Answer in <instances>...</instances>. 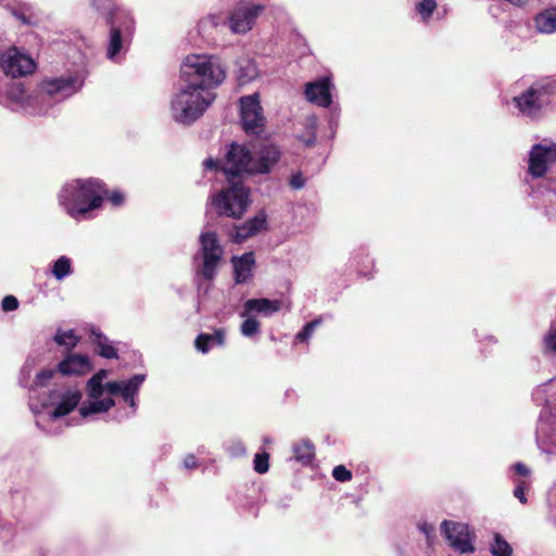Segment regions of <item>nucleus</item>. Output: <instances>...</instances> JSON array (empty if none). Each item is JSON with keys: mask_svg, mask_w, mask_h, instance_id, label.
Wrapping results in <instances>:
<instances>
[{"mask_svg": "<svg viewBox=\"0 0 556 556\" xmlns=\"http://www.w3.org/2000/svg\"><path fill=\"white\" fill-rule=\"evenodd\" d=\"M52 275L58 279L62 280L72 274V263L67 256L59 257L51 269Z\"/></svg>", "mask_w": 556, "mask_h": 556, "instance_id": "obj_29", "label": "nucleus"}, {"mask_svg": "<svg viewBox=\"0 0 556 556\" xmlns=\"http://www.w3.org/2000/svg\"><path fill=\"white\" fill-rule=\"evenodd\" d=\"M58 369L62 375H85L91 370L90 361L86 355L68 354L59 363Z\"/></svg>", "mask_w": 556, "mask_h": 556, "instance_id": "obj_18", "label": "nucleus"}, {"mask_svg": "<svg viewBox=\"0 0 556 556\" xmlns=\"http://www.w3.org/2000/svg\"><path fill=\"white\" fill-rule=\"evenodd\" d=\"M545 345L548 350L556 352V329H552L545 337Z\"/></svg>", "mask_w": 556, "mask_h": 556, "instance_id": "obj_39", "label": "nucleus"}, {"mask_svg": "<svg viewBox=\"0 0 556 556\" xmlns=\"http://www.w3.org/2000/svg\"><path fill=\"white\" fill-rule=\"evenodd\" d=\"M92 5L99 11L109 23L110 14L114 20H123L122 13L125 12L119 8H115L112 0H91Z\"/></svg>", "mask_w": 556, "mask_h": 556, "instance_id": "obj_24", "label": "nucleus"}, {"mask_svg": "<svg viewBox=\"0 0 556 556\" xmlns=\"http://www.w3.org/2000/svg\"><path fill=\"white\" fill-rule=\"evenodd\" d=\"M236 448H237V452L235 454H243L245 452V450L241 443H239Z\"/></svg>", "mask_w": 556, "mask_h": 556, "instance_id": "obj_48", "label": "nucleus"}, {"mask_svg": "<svg viewBox=\"0 0 556 556\" xmlns=\"http://www.w3.org/2000/svg\"><path fill=\"white\" fill-rule=\"evenodd\" d=\"M490 553L493 556H513V547L501 534L495 533L490 545Z\"/></svg>", "mask_w": 556, "mask_h": 556, "instance_id": "obj_27", "label": "nucleus"}, {"mask_svg": "<svg viewBox=\"0 0 556 556\" xmlns=\"http://www.w3.org/2000/svg\"><path fill=\"white\" fill-rule=\"evenodd\" d=\"M535 27L542 34H552L556 30V7L541 12L535 17Z\"/></svg>", "mask_w": 556, "mask_h": 556, "instance_id": "obj_22", "label": "nucleus"}, {"mask_svg": "<svg viewBox=\"0 0 556 556\" xmlns=\"http://www.w3.org/2000/svg\"><path fill=\"white\" fill-rule=\"evenodd\" d=\"M318 324H319V320H313V321L306 324L305 327L302 329V331H300L296 334V339L300 341L308 340L312 337V334Z\"/></svg>", "mask_w": 556, "mask_h": 556, "instance_id": "obj_35", "label": "nucleus"}, {"mask_svg": "<svg viewBox=\"0 0 556 556\" xmlns=\"http://www.w3.org/2000/svg\"><path fill=\"white\" fill-rule=\"evenodd\" d=\"M53 369H43L36 375L34 380L35 387H45L54 376Z\"/></svg>", "mask_w": 556, "mask_h": 556, "instance_id": "obj_33", "label": "nucleus"}, {"mask_svg": "<svg viewBox=\"0 0 556 556\" xmlns=\"http://www.w3.org/2000/svg\"><path fill=\"white\" fill-rule=\"evenodd\" d=\"M45 112H46V111H45V110H42V109H40V110L38 111V113H39V114H42V113H45Z\"/></svg>", "mask_w": 556, "mask_h": 556, "instance_id": "obj_54", "label": "nucleus"}, {"mask_svg": "<svg viewBox=\"0 0 556 556\" xmlns=\"http://www.w3.org/2000/svg\"><path fill=\"white\" fill-rule=\"evenodd\" d=\"M435 8V0H421L416 5V10L418 14L421 16L422 21H427L431 16Z\"/></svg>", "mask_w": 556, "mask_h": 556, "instance_id": "obj_31", "label": "nucleus"}, {"mask_svg": "<svg viewBox=\"0 0 556 556\" xmlns=\"http://www.w3.org/2000/svg\"><path fill=\"white\" fill-rule=\"evenodd\" d=\"M294 459L303 465L312 462L315 455V448L308 440H302L292 447Z\"/></svg>", "mask_w": 556, "mask_h": 556, "instance_id": "obj_23", "label": "nucleus"}, {"mask_svg": "<svg viewBox=\"0 0 556 556\" xmlns=\"http://www.w3.org/2000/svg\"><path fill=\"white\" fill-rule=\"evenodd\" d=\"M11 88H12V90H14V91L16 90V91H18V92H22V88H21V85H20V84H14V85H12V87H11Z\"/></svg>", "mask_w": 556, "mask_h": 556, "instance_id": "obj_49", "label": "nucleus"}, {"mask_svg": "<svg viewBox=\"0 0 556 556\" xmlns=\"http://www.w3.org/2000/svg\"><path fill=\"white\" fill-rule=\"evenodd\" d=\"M241 123L247 132L258 134L264 127L263 109L256 93L240 99Z\"/></svg>", "mask_w": 556, "mask_h": 556, "instance_id": "obj_11", "label": "nucleus"}, {"mask_svg": "<svg viewBox=\"0 0 556 556\" xmlns=\"http://www.w3.org/2000/svg\"><path fill=\"white\" fill-rule=\"evenodd\" d=\"M16 16H17L18 18H21V20H22V22H23V23H25V24H28V23H29L23 14H22V15H17V14H16Z\"/></svg>", "mask_w": 556, "mask_h": 556, "instance_id": "obj_51", "label": "nucleus"}, {"mask_svg": "<svg viewBox=\"0 0 556 556\" xmlns=\"http://www.w3.org/2000/svg\"><path fill=\"white\" fill-rule=\"evenodd\" d=\"M514 468H515L516 472L521 476H528L530 473V470L526 467V465H523L521 463H517L514 466Z\"/></svg>", "mask_w": 556, "mask_h": 556, "instance_id": "obj_44", "label": "nucleus"}, {"mask_svg": "<svg viewBox=\"0 0 556 556\" xmlns=\"http://www.w3.org/2000/svg\"><path fill=\"white\" fill-rule=\"evenodd\" d=\"M281 306L282 302L280 300H269L265 298L250 299L244 303L241 316H249L253 312L264 316H270L274 313L280 311Z\"/></svg>", "mask_w": 556, "mask_h": 556, "instance_id": "obj_19", "label": "nucleus"}, {"mask_svg": "<svg viewBox=\"0 0 556 556\" xmlns=\"http://www.w3.org/2000/svg\"><path fill=\"white\" fill-rule=\"evenodd\" d=\"M184 466L187 468V469H192L197 466V460H195V456L192 455V454H189L185 457L184 459Z\"/></svg>", "mask_w": 556, "mask_h": 556, "instance_id": "obj_42", "label": "nucleus"}, {"mask_svg": "<svg viewBox=\"0 0 556 556\" xmlns=\"http://www.w3.org/2000/svg\"><path fill=\"white\" fill-rule=\"evenodd\" d=\"M210 337L214 340L215 344L223 345L225 341V331L218 329L214 333L210 334Z\"/></svg>", "mask_w": 556, "mask_h": 556, "instance_id": "obj_41", "label": "nucleus"}, {"mask_svg": "<svg viewBox=\"0 0 556 556\" xmlns=\"http://www.w3.org/2000/svg\"><path fill=\"white\" fill-rule=\"evenodd\" d=\"M505 1L513 5L521 7V5L526 4L528 0H505Z\"/></svg>", "mask_w": 556, "mask_h": 556, "instance_id": "obj_46", "label": "nucleus"}, {"mask_svg": "<svg viewBox=\"0 0 556 556\" xmlns=\"http://www.w3.org/2000/svg\"><path fill=\"white\" fill-rule=\"evenodd\" d=\"M110 200L114 205H121L123 203L124 197L122 193L114 191L110 197Z\"/></svg>", "mask_w": 556, "mask_h": 556, "instance_id": "obj_43", "label": "nucleus"}, {"mask_svg": "<svg viewBox=\"0 0 556 556\" xmlns=\"http://www.w3.org/2000/svg\"><path fill=\"white\" fill-rule=\"evenodd\" d=\"M267 227V215L265 212H258L253 218L247 220L243 225L237 227L233 231L232 240L241 243L250 237L256 236Z\"/></svg>", "mask_w": 556, "mask_h": 556, "instance_id": "obj_17", "label": "nucleus"}, {"mask_svg": "<svg viewBox=\"0 0 556 556\" xmlns=\"http://www.w3.org/2000/svg\"><path fill=\"white\" fill-rule=\"evenodd\" d=\"M269 455L267 453L256 454L254 457V469L258 473H265L269 468Z\"/></svg>", "mask_w": 556, "mask_h": 556, "instance_id": "obj_32", "label": "nucleus"}, {"mask_svg": "<svg viewBox=\"0 0 556 556\" xmlns=\"http://www.w3.org/2000/svg\"><path fill=\"white\" fill-rule=\"evenodd\" d=\"M525 481H518L517 486L514 491V495L520 501V503L525 504L527 502L526 495H525Z\"/></svg>", "mask_w": 556, "mask_h": 556, "instance_id": "obj_40", "label": "nucleus"}, {"mask_svg": "<svg viewBox=\"0 0 556 556\" xmlns=\"http://www.w3.org/2000/svg\"><path fill=\"white\" fill-rule=\"evenodd\" d=\"M115 405L114 400L101 399V396L90 397L88 404H84L79 408V413L83 417H88L93 414L105 413Z\"/></svg>", "mask_w": 556, "mask_h": 556, "instance_id": "obj_21", "label": "nucleus"}, {"mask_svg": "<svg viewBox=\"0 0 556 556\" xmlns=\"http://www.w3.org/2000/svg\"><path fill=\"white\" fill-rule=\"evenodd\" d=\"M81 400V392L78 390L58 391L49 393L48 399L42 402L45 408L51 407L49 416L51 419L61 418L70 414Z\"/></svg>", "mask_w": 556, "mask_h": 556, "instance_id": "obj_9", "label": "nucleus"}, {"mask_svg": "<svg viewBox=\"0 0 556 556\" xmlns=\"http://www.w3.org/2000/svg\"><path fill=\"white\" fill-rule=\"evenodd\" d=\"M441 531L450 546L462 554L475 552V534L468 525L444 520L441 523Z\"/></svg>", "mask_w": 556, "mask_h": 556, "instance_id": "obj_8", "label": "nucleus"}, {"mask_svg": "<svg viewBox=\"0 0 556 556\" xmlns=\"http://www.w3.org/2000/svg\"><path fill=\"white\" fill-rule=\"evenodd\" d=\"M180 74L184 84L207 93H215L213 89L226 78L220 60L207 54L187 55L181 64Z\"/></svg>", "mask_w": 556, "mask_h": 556, "instance_id": "obj_2", "label": "nucleus"}, {"mask_svg": "<svg viewBox=\"0 0 556 556\" xmlns=\"http://www.w3.org/2000/svg\"><path fill=\"white\" fill-rule=\"evenodd\" d=\"M53 340L58 345L65 346L67 350L74 349L79 342V338L75 334L74 330H58Z\"/></svg>", "mask_w": 556, "mask_h": 556, "instance_id": "obj_28", "label": "nucleus"}, {"mask_svg": "<svg viewBox=\"0 0 556 556\" xmlns=\"http://www.w3.org/2000/svg\"><path fill=\"white\" fill-rule=\"evenodd\" d=\"M332 476L337 481L346 482L352 479V472L343 465L336 466L332 470Z\"/></svg>", "mask_w": 556, "mask_h": 556, "instance_id": "obj_34", "label": "nucleus"}, {"mask_svg": "<svg viewBox=\"0 0 556 556\" xmlns=\"http://www.w3.org/2000/svg\"><path fill=\"white\" fill-rule=\"evenodd\" d=\"M263 10L264 7L261 4H238L228 17L230 30L235 34H244L249 31Z\"/></svg>", "mask_w": 556, "mask_h": 556, "instance_id": "obj_13", "label": "nucleus"}, {"mask_svg": "<svg viewBox=\"0 0 556 556\" xmlns=\"http://www.w3.org/2000/svg\"><path fill=\"white\" fill-rule=\"evenodd\" d=\"M305 185V179L301 173L293 174L290 179V186L293 189H301Z\"/></svg>", "mask_w": 556, "mask_h": 556, "instance_id": "obj_38", "label": "nucleus"}, {"mask_svg": "<svg viewBox=\"0 0 556 556\" xmlns=\"http://www.w3.org/2000/svg\"><path fill=\"white\" fill-rule=\"evenodd\" d=\"M123 20H114L111 15L109 18L110 41L106 51L108 59L115 61L122 52L124 43L131 37L134 31V20L128 12H123Z\"/></svg>", "mask_w": 556, "mask_h": 556, "instance_id": "obj_7", "label": "nucleus"}, {"mask_svg": "<svg viewBox=\"0 0 556 556\" xmlns=\"http://www.w3.org/2000/svg\"><path fill=\"white\" fill-rule=\"evenodd\" d=\"M240 330L244 337H252L260 331V323L255 318L250 317V315L245 316Z\"/></svg>", "mask_w": 556, "mask_h": 556, "instance_id": "obj_30", "label": "nucleus"}, {"mask_svg": "<svg viewBox=\"0 0 556 556\" xmlns=\"http://www.w3.org/2000/svg\"><path fill=\"white\" fill-rule=\"evenodd\" d=\"M106 375L108 371L102 369L89 379L87 383L89 397H97L103 395L104 391H106V388L105 384H102V381L106 377Z\"/></svg>", "mask_w": 556, "mask_h": 556, "instance_id": "obj_25", "label": "nucleus"}, {"mask_svg": "<svg viewBox=\"0 0 556 556\" xmlns=\"http://www.w3.org/2000/svg\"><path fill=\"white\" fill-rule=\"evenodd\" d=\"M203 164L206 169H213L217 167L218 162L214 161L213 159H207Z\"/></svg>", "mask_w": 556, "mask_h": 556, "instance_id": "obj_45", "label": "nucleus"}, {"mask_svg": "<svg viewBox=\"0 0 556 556\" xmlns=\"http://www.w3.org/2000/svg\"><path fill=\"white\" fill-rule=\"evenodd\" d=\"M81 87L83 80L78 77L46 79L40 85L38 98L41 102H47L50 105L52 101L59 102L73 96Z\"/></svg>", "mask_w": 556, "mask_h": 556, "instance_id": "obj_6", "label": "nucleus"}, {"mask_svg": "<svg viewBox=\"0 0 556 556\" xmlns=\"http://www.w3.org/2000/svg\"><path fill=\"white\" fill-rule=\"evenodd\" d=\"M1 307L4 312H11L18 307V301L13 295H7L3 298Z\"/></svg>", "mask_w": 556, "mask_h": 556, "instance_id": "obj_37", "label": "nucleus"}, {"mask_svg": "<svg viewBox=\"0 0 556 556\" xmlns=\"http://www.w3.org/2000/svg\"><path fill=\"white\" fill-rule=\"evenodd\" d=\"M208 340H212L208 333H201L195 339V348L198 351L202 353H206L208 351Z\"/></svg>", "mask_w": 556, "mask_h": 556, "instance_id": "obj_36", "label": "nucleus"}, {"mask_svg": "<svg viewBox=\"0 0 556 556\" xmlns=\"http://www.w3.org/2000/svg\"><path fill=\"white\" fill-rule=\"evenodd\" d=\"M421 531L425 532L427 534V536L429 535L428 533V526L427 525H424L420 527Z\"/></svg>", "mask_w": 556, "mask_h": 556, "instance_id": "obj_50", "label": "nucleus"}, {"mask_svg": "<svg viewBox=\"0 0 556 556\" xmlns=\"http://www.w3.org/2000/svg\"><path fill=\"white\" fill-rule=\"evenodd\" d=\"M215 98V93L203 92L184 84L170 99V116L178 124L191 125L204 114Z\"/></svg>", "mask_w": 556, "mask_h": 556, "instance_id": "obj_4", "label": "nucleus"}, {"mask_svg": "<svg viewBox=\"0 0 556 556\" xmlns=\"http://www.w3.org/2000/svg\"><path fill=\"white\" fill-rule=\"evenodd\" d=\"M0 67L5 75L17 77L33 73L35 63L30 56L11 47L0 52Z\"/></svg>", "mask_w": 556, "mask_h": 556, "instance_id": "obj_12", "label": "nucleus"}, {"mask_svg": "<svg viewBox=\"0 0 556 556\" xmlns=\"http://www.w3.org/2000/svg\"><path fill=\"white\" fill-rule=\"evenodd\" d=\"M105 192L98 179H77L63 187L59 201L72 217H79L100 207Z\"/></svg>", "mask_w": 556, "mask_h": 556, "instance_id": "obj_3", "label": "nucleus"}, {"mask_svg": "<svg viewBox=\"0 0 556 556\" xmlns=\"http://www.w3.org/2000/svg\"><path fill=\"white\" fill-rule=\"evenodd\" d=\"M200 251L202 255V265L198 269V275L205 280H212L216 276L220 264L224 249L215 232L205 231L200 235Z\"/></svg>", "mask_w": 556, "mask_h": 556, "instance_id": "obj_5", "label": "nucleus"}, {"mask_svg": "<svg viewBox=\"0 0 556 556\" xmlns=\"http://www.w3.org/2000/svg\"><path fill=\"white\" fill-rule=\"evenodd\" d=\"M549 90L543 83L533 84L525 93L515 97L517 108L528 116H534L549 101Z\"/></svg>", "mask_w": 556, "mask_h": 556, "instance_id": "obj_10", "label": "nucleus"}, {"mask_svg": "<svg viewBox=\"0 0 556 556\" xmlns=\"http://www.w3.org/2000/svg\"><path fill=\"white\" fill-rule=\"evenodd\" d=\"M280 159L279 149L266 143L252 156L242 146L232 143L222 165L229 188L222 190L212 200L218 214L239 219L250 205V189L241 181L242 174H267Z\"/></svg>", "mask_w": 556, "mask_h": 556, "instance_id": "obj_1", "label": "nucleus"}, {"mask_svg": "<svg viewBox=\"0 0 556 556\" xmlns=\"http://www.w3.org/2000/svg\"><path fill=\"white\" fill-rule=\"evenodd\" d=\"M254 75H255V70L253 68L252 73L249 75V79H252L254 77Z\"/></svg>", "mask_w": 556, "mask_h": 556, "instance_id": "obj_52", "label": "nucleus"}, {"mask_svg": "<svg viewBox=\"0 0 556 556\" xmlns=\"http://www.w3.org/2000/svg\"><path fill=\"white\" fill-rule=\"evenodd\" d=\"M254 264L255 260L252 252L244 253L239 257H232L236 283H244L251 278Z\"/></svg>", "mask_w": 556, "mask_h": 556, "instance_id": "obj_20", "label": "nucleus"}, {"mask_svg": "<svg viewBox=\"0 0 556 556\" xmlns=\"http://www.w3.org/2000/svg\"><path fill=\"white\" fill-rule=\"evenodd\" d=\"M125 402H126V403H128V405H129L130 407H132L134 409L137 407L135 396H130V397H128V401H125Z\"/></svg>", "mask_w": 556, "mask_h": 556, "instance_id": "obj_47", "label": "nucleus"}, {"mask_svg": "<svg viewBox=\"0 0 556 556\" xmlns=\"http://www.w3.org/2000/svg\"><path fill=\"white\" fill-rule=\"evenodd\" d=\"M331 81L329 78H321L316 81L306 84V99L319 106L327 108L331 103Z\"/></svg>", "mask_w": 556, "mask_h": 556, "instance_id": "obj_15", "label": "nucleus"}, {"mask_svg": "<svg viewBox=\"0 0 556 556\" xmlns=\"http://www.w3.org/2000/svg\"><path fill=\"white\" fill-rule=\"evenodd\" d=\"M144 380L146 375L137 374L128 380L110 381L105 383L106 392L112 395L121 394L124 401H128V397L135 396L139 391Z\"/></svg>", "mask_w": 556, "mask_h": 556, "instance_id": "obj_16", "label": "nucleus"}, {"mask_svg": "<svg viewBox=\"0 0 556 556\" xmlns=\"http://www.w3.org/2000/svg\"><path fill=\"white\" fill-rule=\"evenodd\" d=\"M92 336L94 337V343L97 344L99 349V354L104 358H116L117 352L114 346H112L109 343V340L106 337H104L102 333L92 330Z\"/></svg>", "mask_w": 556, "mask_h": 556, "instance_id": "obj_26", "label": "nucleus"}, {"mask_svg": "<svg viewBox=\"0 0 556 556\" xmlns=\"http://www.w3.org/2000/svg\"><path fill=\"white\" fill-rule=\"evenodd\" d=\"M556 162V144L553 142L534 144L529 155V173L535 178L545 175Z\"/></svg>", "mask_w": 556, "mask_h": 556, "instance_id": "obj_14", "label": "nucleus"}, {"mask_svg": "<svg viewBox=\"0 0 556 556\" xmlns=\"http://www.w3.org/2000/svg\"><path fill=\"white\" fill-rule=\"evenodd\" d=\"M213 344H215L214 340H208V348Z\"/></svg>", "mask_w": 556, "mask_h": 556, "instance_id": "obj_53", "label": "nucleus"}]
</instances>
